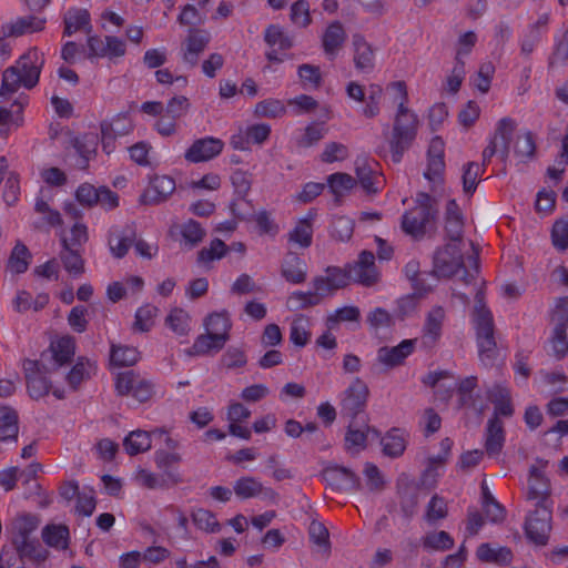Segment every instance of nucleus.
I'll return each mask as SVG.
<instances>
[{
	"label": "nucleus",
	"instance_id": "f257e3e1",
	"mask_svg": "<svg viewBox=\"0 0 568 568\" xmlns=\"http://www.w3.org/2000/svg\"><path fill=\"white\" fill-rule=\"evenodd\" d=\"M60 359H71V357H27L23 361L22 368L28 393L33 399L44 397L51 389L57 398H64L63 390L53 388V384L59 382L58 361Z\"/></svg>",
	"mask_w": 568,
	"mask_h": 568
},
{
	"label": "nucleus",
	"instance_id": "f03ea898",
	"mask_svg": "<svg viewBox=\"0 0 568 568\" xmlns=\"http://www.w3.org/2000/svg\"><path fill=\"white\" fill-rule=\"evenodd\" d=\"M44 64L43 54L36 48L29 49L14 65L7 68L2 74L0 98L6 99L21 87L34 88Z\"/></svg>",
	"mask_w": 568,
	"mask_h": 568
},
{
	"label": "nucleus",
	"instance_id": "7ed1b4c3",
	"mask_svg": "<svg viewBox=\"0 0 568 568\" xmlns=\"http://www.w3.org/2000/svg\"><path fill=\"white\" fill-rule=\"evenodd\" d=\"M418 118L408 108L397 109L394 116L392 135L389 138V153L394 163H399L404 153L409 149L416 138Z\"/></svg>",
	"mask_w": 568,
	"mask_h": 568
},
{
	"label": "nucleus",
	"instance_id": "20e7f679",
	"mask_svg": "<svg viewBox=\"0 0 568 568\" xmlns=\"http://www.w3.org/2000/svg\"><path fill=\"white\" fill-rule=\"evenodd\" d=\"M436 201L429 194L420 192L416 196V205L402 217V229L406 234L420 239L427 225L436 219Z\"/></svg>",
	"mask_w": 568,
	"mask_h": 568
},
{
	"label": "nucleus",
	"instance_id": "39448f33",
	"mask_svg": "<svg viewBox=\"0 0 568 568\" xmlns=\"http://www.w3.org/2000/svg\"><path fill=\"white\" fill-rule=\"evenodd\" d=\"M554 506L530 504L524 529L526 537L537 546H545L548 542L552 529Z\"/></svg>",
	"mask_w": 568,
	"mask_h": 568
},
{
	"label": "nucleus",
	"instance_id": "423d86ee",
	"mask_svg": "<svg viewBox=\"0 0 568 568\" xmlns=\"http://www.w3.org/2000/svg\"><path fill=\"white\" fill-rule=\"evenodd\" d=\"M547 460L537 458L529 468L525 499L529 504L554 506L551 484L545 474Z\"/></svg>",
	"mask_w": 568,
	"mask_h": 568
},
{
	"label": "nucleus",
	"instance_id": "0eeeda50",
	"mask_svg": "<svg viewBox=\"0 0 568 568\" xmlns=\"http://www.w3.org/2000/svg\"><path fill=\"white\" fill-rule=\"evenodd\" d=\"M473 320L477 332L479 354L491 353L497 348L494 337V322L490 311L484 303V294L478 291L475 296Z\"/></svg>",
	"mask_w": 568,
	"mask_h": 568
},
{
	"label": "nucleus",
	"instance_id": "6e6552de",
	"mask_svg": "<svg viewBox=\"0 0 568 568\" xmlns=\"http://www.w3.org/2000/svg\"><path fill=\"white\" fill-rule=\"evenodd\" d=\"M462 244L449 242L434 253L433 273L437 277H452L464 267Z\"/></svg>",
	"mask_w": 568,
	"mask_h": 568
},
{
	"label": "nucleus",
	"instance_id": "1a4fd4ad",
	"mask_svg": "<svg viewBox=\"0 0 568 568\" xmlns=\"http://www.w3.org/2000/svg\"><path fill=\"white\" fill-rule=\"evenodd\" d=\"M347 282L351 280L364 286H372L379 280V273L375 265V256L369 251H363L358 260L347 266L345 272Z\"/></svg>",
	"mask_w": 568,
	"mask_h": 568
},
{
	"label": "nucleus",
	"instance_id": "9d476101",
	"mask_svg": "<svg viewBox=\"0 0 568 568\" xmlns=\"http://www.w3.org/2000/svg\"><path fill=\"white\" fill-rule=\"evenodd\" d=\"M368 397V387L356 378L343 393L341 413L343 416L355 419L364 412Z\"/></svg>",
	"mask_w": 568,
	"mask_h": 568
},
{
	"label": "nucleus",
	"instance_id": "9b49d317",
	"mask_svg": "<svg viewBox=\"0 0 568 568\" xmlns=\"http://www.w3.org/2000/svg\"><path fill=\"white\" fill-rule=\"evenodd\" d=\"M458 394V407L471 410L477 416H481L486 408L487 403L477 389V377L468 376L463 378L459 383L454 384Z\"/></svg>",
	"mask_w": 568,
	"mask_h": 568
},
{
	"label": "nucleus",
	"instance_id": "f8f14e48",
	"mask_svg": "<svg viewBox=\"0 0 568 568\" xmlns=\"http://www.w3.org/2000/svg\"><path fill=\"white\" fill-rule=\"evenodd\" d=\"M210 42V34L200 29H190L185 40L181 43L180 55L186 68L196 67L200 55Z\"/></svg>",
	"mask_w": 568,
	"mask_h": 568
},
{
	"label": "nucleus",
	"instance_id": "ddd939ff",
	"mask_svg": "<svg viewBox=\"0 0 568 568\" xmlns=\"http://www.w3.org/2000/svg\"><path fill=\"white\" fill-rule=\"evenodd\" d=\"M92 369V364L84 357H78L77 362L74 357L58 361L59 382L64 379L73 389L90 377Z\"/></svg>",
	"mask_w": 568,
	"mask_h": 568
},
{
	"label": "nucleus",
	"instance_id": "4468645a",
	"mask_svg": "<svg viewBox=\"0 0 568 568\" xmlns=\"http://www.w3.org/2000/svg\"><path fill=\"white\" fill-rule=\"evenodd\" d=\"M322 475L334 490L352 491L361 488L359 477L349 468L332 465L324 468Z\"/></svg>",
	"mask_w": 568,
	"mask_h": 568
},
{
	"label": "nucleus",
	"instance_id": "2eb2a0df",
	"mask_svg": "<svg viewBox=\"0 0 568 568\" xmlns=\"http://www.w3.org/2000/svg\"><path fill=\"white\" fill-rule=\"evenodd\" d=\"M444 172V141L440 138H434L429 144L427 169L424 172L425 179L433 184V190L443 183Z\"/></svg>",
	"mask_w": 568,
	"mask_h": 568
},
{
	"label": "nucleus",
	"instance_id": "dca6fc26",
	"mask_svg": "<svg viewBox=\"0 0 568 568\" xmlns=\"http://www.w3.org/2000/svg\"><path fill=\"white\" fill-rule=\"evenodd\" d=\"M348 284L345 272L339 268H327L325 275L317 276L313 280V290L322 302L325 297L335 294L339 288Z\"/></svg>",
	"mask_w": 568,
	"mask_h": 568
},
{
	"label": "nucleus",
	"instance_id": "f3484780",
	"mask_svg": "<svg viewBox=\"0 0 568 568\" xmlns=\"http://www.w3.org/2000/svg\"><path fill=\"white\" fill-rule=\"evenodd\" d=\"M224 143L216 138L196 140L185 152V159L192 163L209 161L219 155Z\"/></svg>",
	"mask_w": 568,
	"mask_h": 568
},
{
	"label": "nucleus",
	"instance_id": "a211bd4d",
	"mask_svg": "<svg viewBox=\"0 0 568 568\" xmlns=\"http://www.w3.org/2000/svg\"><path fill=\"white\" fill-rule=\"evenodd\" d=\"M233 491L240 499H248L257 496L275 500L277 494L270 487H264L263 484L252 476H244L239 478L233 485Z\"/></svg>",
	"mask_w": 568,
	"mask_h": 568
},
{
	"label": "nucleus",
	"instance_id": "6ab92c4d",
	"mask_svg": "<svg viewBox=\"0 0 568 568\" xmlns=\"http://www.w3.org/2000/svg\"><path fill=\"white\" fill-rule=\"evenodd\" d=\"M516 129V122L510 118H503L496 125L495 133L489 141L498 152V156L506 161L510 153V141Z\"/></svg>",
	"mask_w": 568,
	"mask_h": 568
},
{
	"label": "nucleus",
	"instance_id": "aec40b11",
	"mask_svg": "<svg viewBox=\"0 0 568 568\" xmlns=\"http://www.w3.org/2000/svg\"><path fill=\"white\" fill-rule=\"evenodd\" d=\"M109 247L113 256L123 257L135 242V230L130 226H113L109 233Z\"/></svg>",
	"mask_w": 568,
	"mask_h": 568
},
{
	"label": "nucleus",
	"instance_id": "412c9836",
	"mask_svg": "<svg viewBox=\"0 0 568 568\" xmlns=\"http://www.w3.org/2000/svg\"><path fill=\"white\" fill-rule=\"evenodd\" d=\"M487 399L494 405L491 417H511L515 413L511 395L508 388L495 384L486 390Z\"/></svg>",
	"mask_w": 568,
	"mask_h": 568
},
{
	"label": "nucleus",
	"instance_id": "4be33fe9",
	"mask_svg": "<svg viewBox=\"0 0 568 568\" xmlns=\"http://www.w3.org/2000/svg\"><path fill=\"white\" fill-rule=\"evenodd\" d=\"M354 64L357 71L371 73L375 68V52L373 47L361 34L353 36Z\"/></svg>",
	"mask_w": 568,
	"mask_h": 568
},
{
	"label": "nucleus",
	"instance_id": "5701e85b",
	"mask_svg": "<svg viewBox=\"0 0 568 568\" xmlns=\"http://www.w3.org/2000/svg\"><path fill=\"white\" fill-rule=\"evenodd\" d=\"M464 227L463 213L455 200H450L446 205L445 212V231L450 242L462 244Z\"/></svg>",
	"mask_w": 568,
	"mask_h": 568
},
{
	"label": "nucleus",
	"instance_id": "b1692460",
	"mask_svg": "<svg viewBox=\"0 0 568 568\" xmlns=\"http://www.w3.org/2000/svg\"><path fill=\"white\" fill-rule=\"evenodd\" d=\"M505 430L500 418L490 417L486 427L485 449L489 456L498 455L504 446Z\"/></svg>",
	"mask_w": 568,
	"mask_h": 568
},
{
	"label": "nucleus",
	"instance_id": "393cba45",
	"mask_svg": "<svg viewBox=\"0 0 568 568\" xmlns=\"http://www.w3.org/2000/svg\"><path fill=\"white\" fill-rule=\"evenodd\" d=\"M444 320L445 311L442 306H435L428 312L424 325L423 344L429 346L436 342L440 336Z\"/></svg>",
	"mask_w": 568,
	"mask_h": 568
},
{
	"label": "nucleus",
	"instance_id": "a878e982",
	"mask_svg": "<svg viewBox=\"0 0 568 568\" xmlns=\"http://www.w3.org/2000/svg\"><path fill=\"white\" fill-rule=\"evenodd\" d=\"M306 263L296 254H287L282 264V276L290 283L301 284L306 280Z\"/></svg>",
	"mask_w": 568,
	"mask_h": 568
},
{
	"label": "nucleus",
	"instance_id": "bb28decb",
	"mask_svg": "<svg viewBox=\"0 0 568 568\" xmlns=\"http://www.w3.org/2000/svg\"><path fill=\"white\" fill-rule=\"evenodd\" d=\"M44 21L36 17H22L2 27L4 37H20L24 33L36 32L43 28Z\"/></svg>",
	"mask_w": 568,
	"mask_h": 568
},
{
	"label": "nucleus",
	"instance_id": "cd10ccee",
	"mask_svg": "<svg viewBox=\"0 0 568 568\" xmlns=\"http://www.w3.org/2000/svg\"><path fill=\"white\" fill-rule=\"evenodd\" d=\"M19 434L18 414L9 406H0V440L17 442Z\"/></svg>",
	"mask_w": 568,
	"mask_h": 568
},
{
	"label": "nucleus",
	"instance_id": "c85d7f7f",
	"mask_svg": "<svg viewBox=\"0 0 568 568\" xmlns=\"http://www.w3.org/2000/svg\"><path fill=\"white\" fill-rule=\"evenodd\" d=\"M447 378H453L450 373L447 371L429 372L423 378V383L436 389L435 396L439 400L447 402L450 399L454 390L453 385H446L444 383Z\"/></svg>",
	"mask_w": 568,
	"mask_h": 568
},
{
	"label": "nucleus",
	"instance_id": "c756f323",
	"mask_svg": "<svg viewBox=\"0 0 568 568\" xmlns=\"http://www.w3.org/2000/svg\"><path fill=\"white\" fill-rule=\"evenodd\" d=\"M346 33L341 22L331 23L323 34V48L326 54L334 57L343 47Z\"/></svg>",
	"mask_w": 568,
	"mask_h": 568
},
{
	"label": "nucleus",
	"instance_id": "7c9ffc66",
	"mask_svg": "<svg viewBox=\"0 0 568 568\" xmlns=\"http://www.w3.org/2000/svg\"><path fill=\"white\" fill-rule=\"evenodd\" d=\"M174 190L175 182L172 178L168 175H158L152 179L145 196L149 197L152 203H160L172 194Z\"/></svg>",
	"mask_w": 568,
	"mask_h": 568
},
{
	"label": "nucleus",
	"instance_id": "2f4dec72",
	"mask_svg": "<svg viewBox=\"0 0 568 568\" xmlns=\"http://www.w3.org/2000/svg\"><path fill=\"white\" fill-rule=\"evenodd\" d=\"M64 34L71 36L77 31H91L90 14L85 9H71L64 16Z\"/></svg>",
	"mask_w": 568,
	"mask_h": 568
},
{
	"label": "nucleus",
	"instance_id": "473e14b6",
	"mask_svg": "<svg viewBox=\"0 0 568 568\" xmlns=\"http://www.w3.org/2000/svg\"><path fill=\"white\" fill-rule=\"evenodd\" d=\"M30 260L31 254L28 247L23 243L18 242L12 248L7 268L12 274H22L28 270Z\"/></svg>",
	"mask_w": 568,
	"mask_h": 568
},
{
	"label": "nucleus",
	"instance_id": "72a5a7b5",
	"mask_svg": "<svg viewBox=\"0 0 568 568\" xmlns=\"http://www.w3.org/2000/svg\"><path fill=\"white\" fill-rule=\"evenodd\" d=\"M477 557L484 562L508 565L511 561L513 554L507 547L493 548L489 544H483L477 549Z\"/></svg>",
	"mask_w": 568,
	"mask_h": 568
},
{
	"label": "nucleus",
	"instance_id": "f704fd0d",
	"mask_svg": "<svg viewBox=\"0 0 568 568\" xmlns=\"http://www.w3.org/2000/svg\"><path fill=\"white\" fill-rule=\"evenodd\" d=\"M42 539L50 547L65 549L69 540V528L65 525H47L42 529Z\"/></svg>",
	"mask_w": 568,
	"mask_h": 568
},
{
	"label": "nucleus",
	"instance_id": "c9c22d12",
	"mask_svg": "<svg viewBox=\"0 0 568 568\" xmlns=\"http://www.w3.org/2000/svg\"><path fill=\"white\" fill-rule=\"evenodd\" d=\"M63 250L61 252V260L64 268L74 276L81 275L84 271V261L79 251L69 246L68 240L62 239Z\"/></svg>",
	"mask_w": 568,
	"mask_h": 568
},
{
	"label": "nucleus",
	"instance_id": "e433bc0d",
	"mask_svg": "<svg viewBox=\"0 0 568 568\" xmlns=\"http://www.w3.org/2000/svg\"><path fill=\"white\" fill-rule=\"evenodd\" d=\"M180 234L183 240V245L186 248H193L203 241L206 232L199 222L189 220L181 225Z\"/></svg>",
	"mask_w": 568,
	"mask_h": 568
},
{
	"label": "nucleus",
	"instance_id": "4c0bfd02",
	"mask_svg": "<svg viewBox=\"0 0 568 568\" xmlns=\"http://www.w3.org/2000/svg\"><path fill=\"white\" fill-rule=\"evenodd\" d=\"M123 445L128 454L138 455L151 448V436L145 430H133L124 438Z\"/></svg>",
	"mask_w": 568,
	"mask_h": 568
},
{
	"label": "nucleus",
	"instance_id": "58836bf2",
	"mask_svg": "<svg viewBox=\"0 0 568 568\" xmlns=\"http://www.w3.org/2000/svg\"><path fill=\"white\" fill-rule=\"evenodd\" d=\"M132 124L126 114L120 113L112 118L111 121H103L101 123V135L104 136H122L130 133Z\"/></svg>",
	"mask_w": 568,
	"mask_h": 568
},
{
	"label": "nucleus",
	"instance_id": "ea45409f",
	"mask_svg": "<svg viewBox=\"0 0 568 568\" xmlns=\"http://www.w3.org/2000/svg\"><path fill=\"white\" fill-rule=\"evenodd\" d=\"M229 247L223 241L215 239L210 243L209 247H203L199 251L197 263L201 266L209 267L212 262L224 257Z\"/></svg>",
	"mask_w": 568,
	"mask_h": 568
},
{
	"label": "nucleus",
	"instance_id": "a19ab883",
	"mask_svg": "<svg viewBox=\"0 0 568 568\" xmlns=\"http://www.w3.org/2000/svg\"><path fill=\"white\" fill-rule=\"evenodd\" d=\"M205 331L214 336H219L224 341L229 339V331L231 328V323L229 317L223 313H214L206 317Z\"/></svg>",
	"mask_w": 568,
	"mask_h": 568
},
{
	"label": "nucleus",
	"instance_id": "79ce46f5",
	"mask_svg": "<svg viewBox=\"0 0 568 568\" xmlns=\"http://www.w3.org/2000/svg\"><path fill=\"white\" fill-rule=\"evenodd\" d=\"M326 134V128L324 123L312 122L310 123L296 140L298 148H311L317 144Z\"/></svg>",
	"mask_w": 568,
	"mask_h": 568
},
{
	"label": "nucleus",
	"instance_id": "37998d69",
	"mask_svg": "<svg viewBox=\"0 0 568 568\" xmlns=\"http://www.w3.org/2000/svg\"><path fill=\"white\" fill-rule=\"evenodd\" d=\"M422 544L425 549L445 551L454 547V539L448 532L440 530L425 535Z\"/></svg>",
	"mask_w": 568,
	"mask_h": 568
},
{
	"label": "nucleus",
	"instance_id": "c03bdc74",
	"mask_svg": "<svg viewBox=\"0 0 568 568\" xmlns=\"http://www.w3.org/2000/svg\"><path fill=\"white\" fill-rule=\"evenodd\" d=\"M484 165L476 162H468L463 169V191L467 195H473L477 189L478 179L484 173Z\"/></svg>",
	"mask_w": 568,
	"mask_h": 568
},
{
	"label": "nucleus",
	"instance_id": "a18cd8bd",
	"mask_svg": "<svg viewBox=\"0 0 568 568\" xmlns=\"http://www.w3.org/2000/svg\"><path fill=\"white\" fill-rule=\"evenodd\" d=\"M361 316L357 306H344L337 308L334 313L329 314L326 320L328 331H334L338 327L341 322H358Z\"/></svg>",
	"mask_w": 568,
	"mask_h": 568
},
{
	"label": "nucleus",
	"instance_id": "49530a36",
	"mask_svg": "<svg viewBox=\"0 0 568 568\" xmlns=\"http://www.w3.org/2000/svg\"><path fill=\"white\" fill-rule=\"evenodd\" d=\"M165 325L176 335H185L190 331V315L182 308H173L165 318Z\"/></svg>",
	"mask_w": 568,
	"mask_h": 568
},
{
	"label": "nucleus",
	"instance_id": "de8ad7c7",
	"mask_svg": "<svg viewBox=\"0 0 568 568\" xmlns=\"http://www.w3.org/2000/svg\"><path fill=\"white\" fill-rule=\"evenodd\" d=\"M310 324L304 316L293 320L290 327V341L296 346H304L310 341Z\"/></svg>",
	"mask_w": 568,
	"mask_h": 568
},
{
	"label": "nucleus",
	"instance_id": "09e8293b",
	"mask_svg": "<svg viewBox=\"0 0 568 568\" xmlns=\"http://www.w3.org/2000/svg\"><path fill=\"white\" fill-rule=\"evenodd\" d=\"M382 446L385 455L389 457H398L404 453L406 443L397 429H392L385 437H383Z\"/></svg>",
	"mask_w": 568,
	"mask_h": 568
},
{
	"label": "nucleus",
	"instance_id": "8fccbe9b",
	"mask_svg": "<svg viewBox=\"0 0 568 568\" xmlns=\"http://www.w3.org/2000/svg\"><path fill=\"white\" fill-rule=\"evenodd\" d=\"M142 377L133 369H125L116 373L115 376V390L120 396L131 395L134 386Z\"/></svg>",
	"mask_w": 568,
	"mask_h": 568
},
{
	"label": "nucleus",
	"instance_id": "3c124183",
	"mask_svg": "<svg viewBox=\"0 0 568 568\" xmlns=\"http://www.w3.org/2000/svg\"><path fill=\"white\" fill-rule=\"evenodd\" d=\"M254 112L257 116L276 119L286 113V108L281 100L266 99L255 105Z\"/></svg>",
	"mask_w": 568,
	"mask_h": 568
},
{
	"label": "nucleus",
	"instance_id": "603ef678",
	"mask_svg": "<svg viewBox=\"0 0 568 568\" xmlns=\"http://www.w3.org/2000/svg\"><path fill=\"white\" fill-rule=\"evenodd\" d=\"M155 464L159 468H162L165 470L168 476L172 479L174 484H178L181 481V477L178 473L169 471V468L173 464H178L182 460V457L178 453H169L165 450H158L154 455Z\"/></svg>",
	"mask_w": 568,
	"mask_h": 568
},
{
	"label": "nucleus",
	"instance_id": "864d4df0",
	"mask_svg": "<svg viewBox=\"0 0 568 568\" xmlns=\"http://www.w3.org/2000/svg\"><path fill=\"white\" fill-rule=\"evenodd\" d=\"M308 535L311 541L318 546L325 556H328L331 544L327 528L322 523L313 520L308 527Z\"/></svg>",
	"mask_w": 568,
	"mask_h": 568
},
{
	"label": "nucleus",
	"instance_id": "5fc2aeb1",
	"mask_svg": "<svg viewBox=\"0 0 568 568\" xmlns=\"http://www.w3.org/2000/svg\"><path fill=\"white\" fill-rule=\"evenodd\" d=\"M192 520L194 525L206 531V532H216L220 530V524L213 513L207 509H196L192 513Z\"/></svg>",
	"mask_w": 568,
	"mask_h": 568
},
{
	"label": "nucleus",
	"instance_id": "6e6d98bb",
	"mask_svg": "<svg viewBox=\"0 0 568 568\" xmlns=\"http://www.w3.org/2000/svg\"><path fill=\"white\" fill-rule=\"evenodd\" d=\"M321 302L316 296L314 290L308 292L296 291L293 292L287 298V307L290 310H303L314 305H318Z\"/></svg>",
	"mask_w": 568,
	"mask_h": 568
},
{
	"label": "nucleus",
	"instance_id": "4d7b16f0",
	"mask_svg": "<svg viewBox=\"0 0 568 568\" xmlns=\"http://www.w3.org/2000/svg\"><path fill=\"white\" fill-rule=\"evenodd\" d=\"M353 420L354 419L351 420L346 436H345L346 448L348 450L352 449L353 447L363 449V448H365L366 438H367L366 432L369 428L365 423L362 426L356 428Z\"/></svg>",
	"mask_w": 568,
	"mask_h": 568
},
{
	"label": "nucleus",
	"instance_id": "13d9d810",
	"mask_svg": "<svg viewBox=\"0 0 568 568\" xmlns=\"http://www.w3.org/2000/svg\"><path fill=\"white\" fill-rule=\"evenodd\" d=\"M400 496V509L404 516L409 519L417 510L418 505V493L415 487L406 486L399 490Z\"/></svg>",
	"mask_w": 568,
	"mask_h": 568
},
{
	"label": "nucleus",
	"instance_id": "bf43d9fd",
	"mask_svg": "<svg viewBox=\"0 0 568 568\" xmlns=\"http://www.w3.org/2000/svg\"><path fill=\"white\" fill-rule=\"evenodd\" d=\"M158 308L153 305H144L138 308L135 313V321L133 324L134 329L139 332H148L154 323V317L158 314Z\"/></svg>",
	"mask_w": 568,
	"mask_h": 568
},
{
	"label": "nucleus",
	"instance_id": "052dcab7",
	"mask_svg": "<svg viewBox=\"0 0 568 568\" xmlns=\"http://www.w3.org/2000/svg\"><path fill=\"white\" fill-rule=\"evenodd\" d=\"M226 341L219 336H214L205 331V334L200 335L194 342V349L197 353L220 352L225 345Z\"/></svg>",
	"mask_w": 568,
	"mask_h": 568
},
{
	"label": "nucleus",
	"instance_id": "680f3d73",
	"mask_svg": "<svg viewBox=\"0 0 568 568\" xmlns=\"http://www.w3.org/2000/svg\"><path fill=\"white\" fill-rule=\"evenodd\" d=\"M354 232V221L347 216H336L332 222V236L341 242L348 241Z\"/></svg>",
	"mask_w": 568,
	"mask_h": 568
},
{
	"label": "nucleus",
	"instance_id": "e2e57ef3",
	"mask_svg": "<svg viewBox=\"0 0 568 568\" xmlns=\"http://www.w3.org/2000/svg\"><path fill=\"white\" fill-rule=\"evenodd\" d=\"M551 323L555 329H568V297L556 300L551 311Z\"/></svg>",
	"mask_w": 568,
	"mask_h": 568
},
{
	"label": "nucleus",
	"instance_id": "0e129e2a",
	"mask_svg": "<svg viewBox=\"0 0 568 568\" xmlns=\"http://www.w3.org/2000/svg\"><path fill=\"white\" fill-rule=\"evenodd\" d=\"M327 182L331 191L336 196V202H338L339 196H342L346 191L351 190L355 183L354 179L346 173L331 174L327 179Z\"/></svg>",
	"mask_w": 568,
	"mask_h": 568
},
{
	"label": "nucleus",
	"instance_id": "69168bd1",
	"mask_svg": "<svg viewBox=\"0 0 568 568\" xmlns=\"http://www.w3.org/2000/svg\"><path fill=\"white\" fill-rule=\"evenodd\" d=\"M367 323L374 331L388 328L394 325V317L383 307H375L367 314Z\"/></svg>",
	"mask_w": 568,
	"mask_h": 568
},
{
	"label": "nucleus",
	"instance_id": "338daca9",
	"mask_svg": "<svg viewBox=\"0 0 568 568\" xmlns=\"http://www.w3.org/2000/svg\"><path fill=\"white\" fill-rule=\"evenodd\" d=\"M264 39L268 45L278 47L281 50H287L293 45L292 39L278 26H270Z\"/></svg>",
	"mask_w": 568,
	"mask_h": 568
},
{
	"label": "nucleus",
	"instance_id": "774afa93",
	"mask_svg": "<svg viewBox=\"0 0 568 568\" xmlns=\"http://www.w3.org/2000/svg\"><path fill=\"white\" fill-rule=\"evenodd\" d=\"M568 61V30L564 33L561 40L556 44L555 51L549 58V69L562 67Z\"/></svg>",
	"mask_w": 568,
	"mask_h": 568
}]
</instances>
